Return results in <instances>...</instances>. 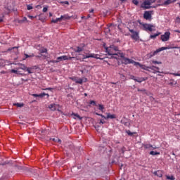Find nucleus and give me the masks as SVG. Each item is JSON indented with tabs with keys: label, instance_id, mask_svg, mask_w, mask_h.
I'll use <instances>...</instances> for the list:
<instances>
[{
	"label": "nucleus",
	"instance_id": "29",
	"mask_svg": "<svg viewBox=\"0 0 180 180\" xmlns=\"http://www.w3.org/2000/svg\"><path fill=\"white\" fill-rule=\"evenodd\" d=\"M61 18H56V20H52V22L53 23H58V22H61Z\"/></svg>",
	"mask_w": 180,
	"mask_h": 180
},
{
	"label": "nucleus",
	"instance_id": "31",
	"mask_svg": "<svg viewBox=\"0 0 180 180\" xmlns=\"http://www.w3.org/2000/svg\"><path fill=\"white\" fill-rule=\"evenodd\" d=\"M98 109H99V110H101V112H103V109H105V107H103V105L99 104V105H98Z\"/></svg>",
	"mask_w": 180,
	"mask_h": 180
},
{
	"label": "nucleus",
	"instance_id": "26",
	"mask_svg": "<svg viewBox=\"0 0 180 180\" xmlns=\"http://www.w3.org/2000/svg\"><path fill=\"white\" fill-rule=\"evenodd\" d=\"M13 105L17 106V108H23V106H25V104L16 103H13Z\"/></svg>",
	"mask_w": 180,
	"mask_h": 180
},
{
	"label": "nucleus",
	"instance_id": "8",
	"mask_svg": "<svg viewBox=\"0 0 180 180\" xmlns=\"http://www.w3.org/2000/svg\"><path fill=\"white\" fill-rule=\"evenodd\" d=\"M135 65L136 66L139 65V67H140V68H142V70H145L146 71H148L149 67L146 66V65H141V63H140L139 62H136Z\"/></svg>",
	"mask_w": 180,
	"mask_h": 180
},
{
	"label": "nucleus",
	"instance_id": "43",
	"mask_svg": "<svg viewBox=\"0 0 180 180\" xmlns=\"http://www.w3.org/2000/svg\"><path fill=\"white\" fill-rule=\"evenodd\" d=\"M70 79H71L72 81H74L75 82L77 83V81L78 79H77V77H71Z\"/></svg>",
	"mask_w": 180,
	"mask_h": 180
},
{
	"label": "nucleus",
	"instance_id": "24",
	"mask_svg": "<svg viewBox=\"0 0 180 180\" xmlns=\"http://www.w3.org/2000/svg\"><path fill=\"white\" fill-rule=\"evenodd\" d=\"M135 81L136 82H139V84H141V82H143V81H146V78L141 77V78L135 79Z\"/></svg>",
	"mask_w": 180,
	"mask_h": 180
},
{
	"label": "nucleus",
	"instance_id": "60",
	"mask_svg": "<svg viewBox=\"0 0 180 180\" xmlns=\"http://www.w3.org/2000/svg\"><path fill=\"white\" fill-rule=\"evenodd\" d=\"M172 49H179V47H178V46H174V47H172Z\"/></svg>",
	"mask_w": 180,
	"mask_h": 180
},
{
	"label": "nucleus",
	"instance_id": "22",
	"mask_svg": "<svg viewBox=\"0 0 180 180\" xmlns=\"http://www.w3.org/2000/svg\"><path fill=\"white\" fill-rule=\"evenodd\" d=\"M72 116H74V119H79V120H82V117L81 116H79V115L78 114H75V113H73L72 114Z\"/></svg>",
	"mask_w": 180,
	"mask_h": 180
},
{
	"label": "nucleus",
	"instance_id": "35",
	"mask_svg": "<svg viewBox=\"0 0 180 180\" xmlns=\"http://www.w3.org/2000/svg\"><path fill=\"white\" fill-rule=\"evenodd\" d=\"M32 68H27L26 71H27L28 74H33V72H32Z\"/></svg>",
	"mask_w": 180,
	"mask_h": 180
},
{
	"label": "nucleus",
	"instance_id": "7",
	"mask_svg": "<svg viewBox=\"0 0 180 180\" xmlns=\"http://www.w3.org/2000/svg\"><path fill=\"white\" fill-rule=\"evenodd\" d=\"M72 58H75V57H68L67 56H63L57 58L58 63L60 61H65L67 60H72Z\"/></svg>",
	"mask_w": 180,
	"mask_h": 180
},
{
	"label": "nucleus",
	"instance_id": "51",
	"mask_svg": "<svg viewBox=\"0 0 180 180\" xmlns=\"http://www.w3.org/2000/svg\"><path fill=\"white\" fill-rule=\"evenodd\" d=\"M28 18L30 19H34V18H36V17H34L33 15H28Z\"/></svg>",
	"mask_w": 180,
	"mask_h": 180
},
{
	"label": "nucleus",
	"instance_id": "15",
	"mask_svg": "<svg viewBox=\"0 0 180 180\" xmlns=\"http://www.w3.org/2000/svg\"><path fill=\"white\" fill-rule=\"evenodd\" d=\"M84 47H85V45H83V46H77L74 49V51H75V53H81V51H84Z\"/></svg>",
	"mask_w": 180,
	"mask_h": 180
},
{
	"label": "nucleus",
	"instance_id": "42",
	"mask_svg": "<svg viewBox=\"0 0 180 180\" xmlns=\"http://www.w3.org/2000/svg\"><path fill=\"white\" fill-rule=\"evenodd\" d=\"M152 63H153V64H162V62H158L157 60H153Z\"/></svg>",
	"mask_w": 180,
	"mask_h": 180
},
{
	"label": "nucleus",
	"instance_id": "52",
	"mask_svg": "<svg viewBox=\"0 0 180 180\" xmlns=\"http://www.w3.org/2000/svg\"><path fill=\"white\" fill-rule=\"evenodd\" d=\"M51 63H58V60H51Z\"/></svg>",
	"mask_w": 180,
	"mask_h": 180
},
{
	"label": "nucleus",
	"instance_id": "32",
	"mask_svg": "<svg viewBox=\"0 0 180 180\" xmlns=\"http://www.w3.org/2000/svg\"><path fill=\"white\" fill-rule=\"evenodd\" d=\"M166 178L169 180H175V177H174V176H166Z\"/></svg>",
	"mask_w": 180,
	"mask_h": 180
},
{
	"label": "nucleus",
	"instance_id": "37",
	"mask_svg": "<svg viewBox=\"0 0 180 180\" xmlns=\"http://www.w3.org/2000/svg\"><path fill=\"white\" fill-rule=\"evenodd\" d=\"M83 80L82 79H77V81H76V84H82Z\"/></svg>",
	"mask_w": 180,
	"mask_h": 180
},
{
	"label": "nucleus",
	"instance_id": "4",
	"mask_svg": "<svg viewBox=\"0 0 180 180\" xmlns=\"http://www.w3.org/2000/svg\"><path fill=\"white\" fill-rule=\"evenodd\" d=\"M169 36H171V32H166L164 34L160 36V39L162 41H168V40H169Z\"/></svg>",
	"mask_w": 180,
	"mask_h": 180
},
{
	"label": "nucleus",
	"instance_id": "54",
	"mask_svg": "<svg viewBox=\"0 0 180 180\" xmlns=\"http://www.w3.org/2000/svg\"><path fill=\"white\" fill-rule=\"evenodd\" d=\"M51 89H52L51 88H46V89H45V91H47V90L48 91H51Z\"/></svg>",
	"mask_w": 180,
	"mask_h": 180
},
{
	"label": "nucleus",
	"instance_id": "48",
	"mask_svg": "<svg viewBox=\"0 0 180 180\" xmlns=\"http://www.w3.org/2000/svg\"><path fill=\"white\" fill-rule=\"evenodd\" d=\"M130 78H131V79H134V81H136V77L131 75Z\"/></svg>",
	"mask_w": 180,
	"mask_h": 180
},
{
	"label": "nucleus",
	"instance_id": "13",
	"mask_svg": "<svg viewBox=\"0 0 180 180\" xmlns=\"http://www.w3.org/2000/svg\"><path fill=\"white\" fill-rule=\"evenodd\" d=\"M46 95L47 96V98H49V96H50L49 95V94H45V93H42L40 94H32V96H34L35 98H43V97L46 96Z\"/></svg>",
	"mask_w": 180,
	"mask_h": 180
},
{
	"label": "nucleus",
	"instance_id": "39",
	"mask_svg": "<svg viewBox=\"0 0 180 180\" xmlns=\"http://www.w3.org/2000/svg\"><path fill=\"white\" fill-rule=\"evenodd\" d=\"M27 11H31V9H33V6L32 5H27Z\"/></svg>",
	"mask_w": 180,
	"mask_h": 180
},
{
	"label": "nucleus",
	"instance_id": "47",
	"mask_svg": "<svg viewBox=\"0 0 180 180\" xmlns=\"http://www.w3.org/2000/svg\"><path fill=\"white\" fill-rule=\"evenodd\" d=\"M47 11H48L47 7H44L43 12L46 13V12H47Z\"/></svg>",
	"mask_w": 180,
	"mask_h": 180
},
{
	"label": "nucleus",
	"instance_id": "14",
	"mask_svg": "<svg viewBox=\"0 0 180 180\" xmlns=\"http://www.w3.org/2000/svg\"><path fill=\"white\" fill-rule=\"evenodd\" d=\"M154 175H155L156 176H158V178H162V174L163 172L161 170H158L155 172H153Z\"/></svg>",
	"mask_w": 180,
	"mask_h": 180
},
{
	"label": "nucleus",
	"instance_id": "62",
	"mask_svg": "<svg viewBox=\"0 0 180 180\" xmlns=\"http://www.w3.org/2000/svg\"><path fill=\"white\" fill-rule=\"evenodd\" d=\"M121 1V2H126V1H127V0H120Z\"/></svg>",
	"mask_w": 180,
	"mask_h": 180
},
{
	"label": "nucleus",
	"instance_id": "58",
	"mask_svg": "<svg viewBox=\"0 0 180 180\" xmlns=\"http://www.w3.org/2000/svg\"><path fill=\"white\" fill-rule=\"evenodd\" d=\"M93 12H94V9H91V10L89 11L90 13H93Z\"/></svg>",
	"mask_w": 180,
	"mask_h": 180
},
{
	"label": "nucleus",
	"instance_id": "27",
	"mask_svg": "<svg viewBox=\"0 0 180 180\" xmlns=\"http://www.w3.org/2000/svg\"><path fill=\"white\" fill-rule=\"evenodd\" d=\"M161 34V32H158L153 35L150 36V39H155L158 36H160Z\"/></svg>",
	"mask_w": 180,
	"mask_h": 180
},
{
	"label": "nucleus",
	"instance_id": "5",
	"mask_svg": "<svg viewBox=\"0 0 180 180\" xmlns=\"http://www.w3.org/2000/svg\"><path fill=\"white\" fill-rule=\"evenodd\" d=\"M169 49H172V48L165 47V46L159 48L158 49L155 51L153 53H150V57H153V56H155L158 53H160V51H164V50H169Z\"/></svg>",
	"mask_w": 180,
	"mask_h": 180
},
{
	"label": "nucleus",
	"instance_id": "57",
	"mask_svg": "<svg viewBox=\"0 0 180 180\" xmlns=\"http://www.w3.org/2000/svg\"><path fill=\"white\" fill-rule=\"evenodd\" d=\"M174 32H175L176 33H180V31H179V30H174Z\"/></svg>",
	"mask_w": 180,
	"mask_h": 180
},
{
	"label": "nucleus",
	"instance_id": "44",
	"mask_svg": "<svg viewBox=\"0 0 180 180\" xmlns=\"http://www.w3.org/2000/svg\"><path fill=\"white\" fill-rule=\"evenodd\" d=\"M11 72L13 73V74H18V70H15V69H12L11 70Z\"/></svg>",
	"mask_w": 180,
	"mask_h": 180
},
{
	"label": "nucleus",
	"instance_id": "40",
	"mask_svg": "<svg viewBox=\"0 0 180 180\" xmlns=\"http://www.w3.org/2000/svg\"><path fill=\"white\" fill-rule=\"evenodd\" d=\"M132 3L134 5H139V1L138 0H132Z\"/></svg>",
	"mask_w": 180,
	"mask_h": 180
},
{
	"label": "nucleus",
	"instance_id": "28",
	"mask_svg": "<svg viewBox=\"0 0 180 180\" xmlns=\"http://www.w3.org/2000/svg\"><path fill=\"white\" fill-rule=\"evenodd\" d=\"M150 155H160V152H155V151H150Z\"/></svg>",
	"mask_w": 180,
	"mask_h": 180
},
{
	"label": "nucleus",
	"instance_id": "55",
	"mask_svg": "<svg viewBox=\"0 0 180 180\" xmlns=\"http://www.w3.org/2000/svg\"><path fill=\"white\" fill-rule=\"evenodd\" d=\"M0 22H4V18L2 17H0Z\"/></svg>",
	"mask_w": 180,
	"mask_h": 180
},
{
	"label": "nucleus",
	"instance_id": "53",
	"mask_svg": "<svg viewBox=\"0 0 180 180\" xmlns=\"http://www.w3.org/2000/svg\"><path fill=\"white\" fill-rule=\"evenodd\" d=\"M150 1V4H154V2H155V0H149Z\"/></svg>",
	"mask_w": 180,
	"mask_h": 180
},
{
	"label": "nucleus",
	"instance_id": "33",
	"mask_svg": "<svg viewBox=\"0 0 180 180\" xmlns=\"http://www.w3.org/2000/svg\"><path fill=\"white\" fill-rule=\"evenodd\" d=\"M126 133L128 134V136H133V134H136V133H133L130 131V130H127Z\"/></svg>",
	"mask_w": 180,
	"mask_h": 180
},
{
	"label": "nucleus",
	"instance_id": "16",
	"mask_svg": "<svg viewBox=\"0 0 180 180\" xmlns=\"http://www.w3.org/2000/svg\"><path fill=\"white\" fill-rule=\"evenodd\" d=\"M61 20H69V19H71V16L68 15V14H65L60 16Z\"/></svg>",
	"mask_w": 180,
	"mask_h": 180
},
{
	"label": "nucleus",
	"instance_id": "59",
	"mask_svg": "<svg viewBox=\"0 0 180 180\" xmlns=\"http://www.w3.org/2000/svg\"><path fill=\"white\" fill-rule=\"evenodd\" d=\"M151 148H153V150H155V148H157V147L156 146H153V147H151Z\"/></svg>",
	"mask_w": 180,
	"mask_h": 180
},
{
	"label": "nucleus",
	"instance_id": "6",
	"mask_svg": "<svg viewBox=\"0 0 180 180\" xmlns=\"http://www.w3.org/2000/svg\"><path fill=\"white\" fill-rule=\"evenodd\" d=\"M150 5H151L150 0H145L141 4V8H144V9H150L151 8Z\"/></svg>",
	"mask_w": 180,
	"mask_h": 180
},
{
	"label": "nucleus",
	"instance_id": "19",
	"mask_svg": "<svg viewBox=\"0 0 180 180\" xmlns=\"http://www.w3.org/2000/svg\"><path fill=\"white\" fill-rule=\"evenodd\" d=\"M18 65H20V70H23L24 71L27 70V67L22 63H18Z\"/></svg>",
	"mask_w": 180,
	"mask_h": 180
},
{
	"label": "nucleus",
	"instance_id": "56",
	"mask_svg": "<svg viewBox=\"0 0 180 180\" xmlns=\"http://www.w3.org/2000/svg\"><path fill=\"white\" fill-rule=\"evenodd\" d=\"M99 116H101V117H103V119H105V117H105L103 115H99Z\"/></svg>",
	"mask_w": 180,
	"mask_h": 180
},
{
	"label": "nucleus",
	"instance_id": "3",
	"mask_svg": "<svg viewBox=\"0 0 180 180\" xmlns=\"http://www.w3.org/2000/svg\"><path fill=\"white\" fill-rule=\"evenodd\" d=\"M140 25H142V26L143 27V30H145L146 32H147V30H148L149 32H153V30H155L153 29V27H155V26H154L153 25L143 24V23H140Z\"/></svg>",
	"mask_w": 180,
	"mask_h": 180
},
{
	"label": "nucleus",
	"instance_id": "2",
	"mask_svg": "<svg viewBox=\"0 0 180 180\" xmlns=\"http://www.w3.org/2000/svg\"><path fill=\"white\" fill-rule=\"evenodd\" d=\"M86 58H96V60H101V58H99V55L95 53H86V55H83L82 61H84V60Z\"/></svg>",
	"mask_w": 180,
	"mask_h": 180
},
{
	"label": "nucleus",
	"instance_id": "12",
	"mask_svg": "<svg viewBox=\"0 0 180 180\" xmlns=\"http://www.w3.org/2000/svg\"><path fill=\"white\" fill-rule=\"evenodd\" d=\"M149 70H152V71H154V74L157 73V72H160V68L157 67V66H154V65H152L150 67H149Z\"/></svg>",
	"mask_w": 180,
	"mask_h": 180
},
{
	"label": "nucleus",
	"instance_id": "23",
	"mask_svg": "<svg viewBox=\"0 0 180 180\" xmlns=\"http://www.w3.org/2000/svg\"><path fill=\"white\" fill-rule=\"evenodd\" d=\"M49 109H51V110H56V109H57V108L56 107V104H50L49 105Z\"/></svg>",
	"mask_w": 180,
	"mask_h": 180
},
{
	"label": "nucleus",
	"instance_id": "20",
	"mask_svg": "<svg viewBox=\"0 0 180 180\" xmlns=\"http://www.w3.org/2000/svg\"><path fill=\"white\" fill-rule=\"evenodd\" d=\"M172 2H175V0H167L163 3V5H170V4H172Z\"/></svg>",
	"mask_w": 180,
	"mask_h": 180
},
{
	"label": "nucleus",
	"instance_id": "10",
	"mask_svg": "<svg viewBox=\"0 0 180 180\" xmlns=\"http://www.w3.org/2000/svg\"><path fill=\"white\" fill-rule=\"evenodd\" d=\"M143 18L146 20H150V19H151V13H150V11H145Z\"/></svg>",
	"mask_w": 180,
	"mask_h": 180
},
{
	"label": "nucleus",
	"instance_id": "45",
	"mask_svg": "<svg viewBox=\"0 0 180 180\" xmlns=\"http://www.w3.org/2000/svg\"><path fill=\"white\" fill-rule=\"evenodd\" d=\"M172 75H174V77H180V73H172Z\"/></svg>",
	"mask_w": 180,
	"mask_h": 180
},
{
	"label": "nucleus",
	"instance_id": "61",
	"mask_svg": "<svg viewBox=\"0 0 180 180\" xmlns=\"http://www.w3.org/2000/svg\"><path fill=\"white\" fill-rule=\"evenodd\" d=\"M49 16L50 18H51V16H53V14L51 13H49Z\"/></svg>",
	"mask_w": 180,
	"mask_h": 180
},
{
	"label": "nucleus",
	"instance_id": "1",
	"mask_svg": "<svg viewBox=\"0 0 180 180\" xmlns=\"http://www.w3.org/2000/svg\"><path fill=\"white\" fill-rule=\"evenodd\" d=\"M120 57L122 58L121 60L122 64H125V65H127V64H134V65H135L136 61L124 57V55L123 53H120Z\"/></svg>",
	"mask_w": 180,
	"mask_h": 180
},
{
	"label": "nucleus",
	"instance_id": "41",
	"mask_svg": "<svg viewBox=\"0 0 180 180\" xmlns=\"http://www.w3.org/2000/svg\"><path fill=\"white\" fill-rule=\"evenodd\" d=\"M22 22H27V18L26 17H24L22 20L20 21V23H22Z\"/></svg>",
	"mask_w": 180,
	"mask_h": 180
},
{
	"label": "nucleus",
	"instance_id": "30",
	"mask_svg": "<svg viewBox=\"0 0 180 180\" xmlns=\"http://www.w3.org/2000/svg\"><path fill=\"white\" fill-rule=\"evenodd\" d=\"M144 148L148 149V148H151V147H153V145L151 144H145L143 145Z\"/></svg>",
	"mask_w": 180,
	"mask_h": 180
},
{
	"label": "nucleus",
	"instance_id": "64",
	"mask_svg": "<svg viewBox=\"0 0 180 180\" xmlns=\"http://www.w3.org/2000/svg\"><path fill=\"white\" fill-rule=\"evenodd\" d=\"M96 115H97V116H99V115H101V114H99L98 112H96Z\"/></svg>",
	"mask_w": 180,
	"mask_h": 180
},
{
	"label": "nucleus",
	"instance_id": "25",
	"mask_svg": "<svg viewBox=\"0 0 180 180\" xmlns=\"http://www.w3.org/2000/svg\"><path fill=\"white\" fill-rule=\"evenodd\" d=\"M138 92H141V94H143V95H146L147 94V90H146L145 89H138Z\"/></svg>",
	"mask_w": 180,
	"mask_h": 180
},
{
	"label": "nucleus",
	"instance_id": "46",
	"mask_svg": "<svg viewBox=\"0 0 180 180\" xmlns=\"http://www.w3.org/2000/svg\"><path fill=\"white\" fill-rule=\"evenodd\" d=\"M130 33H132V34H134V33H136L137 31H134V30H129Z\"/></svg>",
	"mask_w": 180,
	"mask_h": 180
},
{
	"label": "nucleus",
	"instance_id": "63",
	"mask_svg": "<svg viewBox=\"0 0 180 180\" xmlns=\"http://www.w3.org/2000/svg\"><path fill=\"white\" fill-rule=\"evenodd\" d=\"M89 18H91V15H87V19Z\"/></svg>",
	"mask_w": 180,
	"mask_h": 180
},
{
	"label": "nucleus",
	"instance_id": "49",
	"mask_svg": "<svg viewBox=\"0 0 180 180\" xmlns=\"http://www.w3.org/2000/svg\"><path fill=\"white\" fill-rule=\"evenodd\" d=\"M61 4H65V5H70V3L68 1H63L61 2Z\"/></svg>",
	"mask_w": 180,
	"mask_h": 180
},
{
	"label": "nucleus",
	"instance_id": "17",
	"mask_svg": "<svg viewBox=\"0 0 180 180\" xmlns=\"http://www.w3.org/2000/svg\"><path fill=\"white\" fill-rule=\"evenodd\" d=\"M105 120L108 119H116V115H111L110 113H107V117H105Z\"/></svg>",
	"mask_w": 180,
	"mask_h": 180
},
{
	"label": "nucleus",
	"instance_id": "36",
	"mask_svg": "<svg viewBox=\"0 0 180 180\" xmlns=\"http://www.w3.org/2000/svg\"><path fill=\"white\" fill-rule=\"evenodd\" d=\"M90 105H92L93 106H96V102L95 101H90Z\"/></svg>",
	"mask_w": 180,
	"mask_h": 180
},
{
	"label": "nucleus",
	"instance_id": "34",
	"mask_svg": "<svg viewBox=\"0 0 180 180\" xmlns=\"http://www.w3.org/2000/svg\"><path fill=\"white\" fill-rule=\"evenodd\" d=\"M25 58H29L30 57H34V54H31V55H28V54H26L25 53Z\"/></svg>",
	"mask_w": 180,
	"mask_h": 180
},
{
	"label": "nucleus",
	"instance_id": "50",
	"mask_svg": "<svg viewBox=\"0 0 180 180\" xmlns=\"http://www.w3.org/2000/svg\"><path fill=\"white\" fill-rule=\"evenodd\" d=\"M104 123H105V121H103V120H101L99 124H104Z\"/></svg>",
	"mask_w": 180,
	"mask_h": 180
},
{
	"label": "nucleus",
	"instance_id": "11",
	"mask_svg": "<svg viewBox=\"0 0 180 180\" xmlns=\"http://www.w3.org/2000/svg\"><path fill=\"white\" fill-rule=\"evenodd\" d=\"M121 123L122 124H124V126H130V122H129V120H127V118L124 117L122 120H121Z\"/></svg>",
	"mask_w": 180,
	"mask_h": 180
},
{
	"label": "nucleus",
	"instance_id": "9",
	"mask_svg": "<svg viewBox=\"0 0 180 180\" xmlns=\"http://www.w3.org/2000/svg\"><path fill=\"white\" fill-rule=\"evenodd\" d=\"M131 39H133V40H135V41H137V40H139V39H140V36H139V32H134V34H132L131 35Z\"/></svg>",
	"mask_w": 180,
	"mask_h": 180
},
{
	"label": "nucleus",
	"instance_id": "18",
	"mask_svg": "<svg viewBox=\"0 0 180 180\" xmlns=\"http://www.w3.org/2000/svg\"><path fill=\"white\" fill-rule=\"evenodd\" d=\"M108 56H112V58H117L116 56H117V53H113V52H112V50H110L108 51Z\"/></svg>",
	"mask_w": 180,
	"mask_h": 180
},
{
	"label": "nucleus",
	"instance_id": "21",
	"mask_svg": "<svg viewBox=\"0 0 180 180\" xmlns=\"http://www.w3.org/2000/svg\"><path fill=\"white\" fill-rule=\"evenodd\" d=\"M110 49H111V50H114V51H119V48L115 45H111Z\"/></svg>",
	"mask_w": 180,
	"mask_h": 180
},
{
	"label": "nucleus",
	"instance_id": "38",
	"mask_svg": "<svg viewBox=\"0 0 180 180\" xmlns=\"http://www.w3.org/2000/svg\"><path fill=\"white\" fill-rule=\"evenodd\" d=\"M40 53L42 54L43 53H47V49H43L40 50Z\"/></svg>",
	"mask_w": 180,
	"mask_h": 180
}]
</instances>
